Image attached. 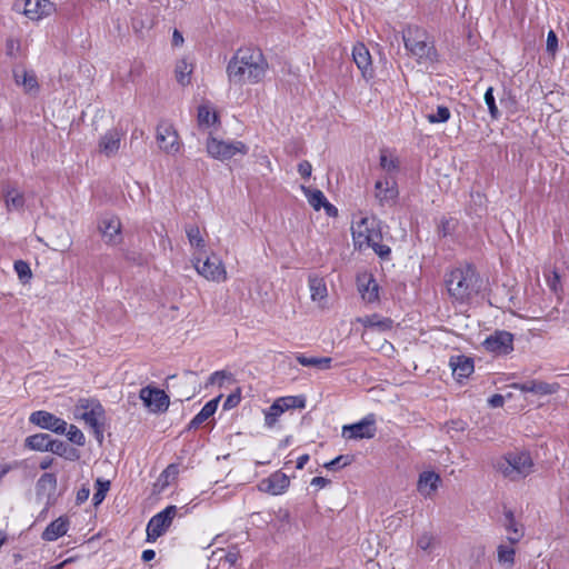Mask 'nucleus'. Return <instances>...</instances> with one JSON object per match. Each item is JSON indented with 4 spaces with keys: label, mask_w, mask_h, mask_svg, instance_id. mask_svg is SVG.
<instances>
[{
    "label": "nucleus",
    "mask_w": 569,
    "mask_h": 569,
    "mask_svg": "<svg viewBox=\"0 0 569 569\" xmlns=\"http://www.w3.org/2000/svg\"><path fill=\"white\" fill-rule=\"evenodd\" d=\"M485 102L488 106L489 112L492 118L498 117V108L496 106L495 97H493V89L489 87L485 93Z\"/></svg>",
    "instance_id": "obj_49"
},
{
    "label": "nucleus",
    "mask_w": 569,
    "mask_h": 569,
    "mask_svg": "<svg viewBox=\"0 0 569 569\" xmlns=\"http://www.w3.org/2000/svg\"><path fill=\"white\" fill-rule=\"evenodd\" d=\"M172 43L173 46H181L183 43V37L178 30L173 31Z\"/></svg>",
    "instance_id": "obj_60"
},
{
    "label": "nucleus",
    "mask_w": 569,
    "mask_h": 569,
    "mask_svg": "<svg viewBox=\"0 0 569 569\" xmlns=\"http://www.w3.org/2000/svg\"><path fill=\"white\" fill-rule=\"evenodd\" d=\"M192 71L193 64L186 58L178 60L174 68V76L178 83L183 87L190 84Z\"/></svg>",
    "instance_id": "obj_30"
},
{
    "label": "nucleus",
    "mask_w": 569,
    "mask_h": 569,
    "mask_svg": "<svg viewBox=\"0 0 569 569\" xmlns=\"http://www.w3.org/2000/svg\"><path fill=\"white\" fill-rule=\"evenodd\" d=\"M110 488V481L108 480H102V479H97L96 481V492L93 495V503L94 506H98L100 505L103 499L106 498V495L108 492Z\"/></svg>",
    "instance_id": "obj_42"
},
{
    "label": "nucleus",
    "mask_w": 569,
    "mask_h": 569,
    "mask_svg": "<svg viewBox=\"0 0 569 569\" xmlns=\"http://www.w3.org/2000/svg\"><path fill=\"white\" fill-rule=\"evenodd\" d=\"M51 438L47 433H37L26 439L27 446L32 450L48 451Z\"/></svg>",
    "instance_id": "obj_35"
},
{
    "label": "nucleus",
    "mask_w": 569,
    "mask_h": 569,
    "mask_svg": "<svg viewBox=\"0 0 569 569\" xmlns=\"http://www.w3.org/2000/svg\"><path fill=\"white\" fill-rule=\"evenodd\" d=\"M179 469L176 465H169L160 475L158 481L162 487L168 486L172 480L176 479Z\"/></svg>",
    "instance_id": "obj_46"
},
{
    "label": "nucleus",
    "mask_w": 569,
    "mask_h": 569,
    "mask_svg": "<svg viewBox=\"0 0 569 569\" xmlns=\"http://www.w3.org/2000/svg\"><path fill=\"white\" fill-rule=\"evenodd\" d=\"M64 433L72 443L78 446H83L86 443L83 432L74 425H67V431Z\"/></svg>",
    "instance_id": "obj_44"
},
{
    "label": "nucleus",
    "mask_w": 569,
    "mask_h": 569,
    "mask_svg": "<svg viewBox=\"0 0 569 569\" xmlns=\"http://www.w3.org/2000/svg\"><path fill=\"white\" fill-rule=\"evenodd\" d=\"M329 483V480L323 477H315L311 480V485L318 488H325Z\"/></svg>",
    "instance_id": "obj_58"
},
{
    "label": "nucleus",
    "mask_w": 569,
    "mask_h": 569,
    "mask_svg": "<svg viewBox=\"0 0 569 569\" xmlns=\"http://www.w3.org/2000/svg\"><path fill=\"white\" fill-rule=\"evenodd\" d=\"M13 468L10 463L0 465V480Z\"/></svg>",
    "instance_id": "obj_62"
},
{
    "label": "nucleus",
    "mask_w": 569,
    "mask_h": 569,
    "mask_svg": "<svg viewBox=\"0 0 569 569\" xmlns=\"http://www.w3.org/2000/svg\"><path fill=\"white\" fill-rule=\"evenodd\" d=\"M122 139H124V137L122 134H120L119 132H114L113 134L110 136V138H108V140L106 142L116 143V142H120Z\"/></svg>",
    "instance_id": "obj_64"
},
{
    "label": "nucleus",
    "mask_w": 569,
    "mask_h": 569,
    "mask_svg": "<svg viewBox=\"0 0 569 569\" xmlns=\"http://www.w3.org/2000/svg\"><path fill=\"white\" fill-rule=\"evenodd\" d=\"M380 167L387 176H392L399 169V159L389 149H382L380 152Z\"/></svg>",
    "instance_id": "obj_34"
},
{
    "label": "nucleus",
    "mask_w": 569,
    "mask_h": 569,
    "mask_svg": "<svg viewBox=\"0 0 569 569\" xmlns=\"http://www.w3.org/2000/svg\"><path fill=\"white\" fill-rule=\"evenodd\" d=\"M558 49V38L553 30H550L547 36V51L555 53Z\"/></svg>",
    "instance_id": "obj_53"
},
{
    "label": "nucleus",
    "mask_w": 569,
    "mask_h": 569,
    "mask_svg": "<svg viewBox=\"0 0 569 569\" xmlns=\"http://www.w3.org/2000/svg\"><path fill=\"white\" fill-rule=\"evenodd\" d=\"M502 527L507 533L506 540L511 545L519 543L525 537V527L516 519L515 512L511 509L503 511Z\"/></svg>",
    "instance_id": "obj_16"
},
{
    "label": "nucleus",
    "mask_w": 569,
    "mask_h": 569,
    "mask_svg": "<svg viewBox=\"0 0 569 569\" xmlns=\"http://www.w3.org/2000/svg\"><path fill=\"white\" fill-rule=\"evenodd\" d=\"M298 172L303 178H309L312 172V166L309 161L305 160L298 164Z\"/></svg>",
    "instance_id": "obj_55"
},
{
    "label": "nucleus",
    "mask_w": 569,
    "mask_h": 569,
    "mask_svg": "<svg viewBox=\"0 0 569 569\" xmlns=\"http://www.w3.org/2000/svg\"><path fill=\"white\" fill-rule=\"evenodd\" d=\"M301 191L308 200V203L316 210L319 211L321 208L325 209L329 217H336L338 213L337 208L331 204L323 192L319 189H311L306 186H301Z\"/></svg>",
    "instance_id": "obj_17"
},
{
    "label": "nucleus",
    "mask_w": 569,
    "mask_h": 569,
    "mask_svg": "<svg viewBox=\"0 0 569 569\" xmlns=\"http://www.w3.org/2000/svg\"><path fill=\"white\" fill-rule=\"evenodd\" d=\"M402 39L406 50L419 64L428 67L437 60V51L426 30L409 26L403 30Z\"/></svg>",
    "instance_id": "obj_3"
},
{
    "label": "nucleus",
    "mask_w": 569,
    "mask_h": 569,
    "mask_svg": "<svg viewBox=\"0 0 569 569\" xmlns=\"http://www.w3.org/2000/svg\"><path fill=\"white\" fill-rule=\"evenodd\" d=\"M513 388L521 392H530L539 396L556 393L559 390L558 383H548L539 380H531L522 383H515Z\"/></svg>",
    "instance_id": "obj_22"
},
{
    "label": "nucleus",
    "mask_w": 569,
    "mask_h": 569,
    "mask_svg": "<svg viewBox=\"0 0 569 569\" xmlns=\"http://www.w3.org/2000/svg\"><path fill=\"white\" fill-rule=\"evenodd\" d=\"M268 63L259 49L240 48L227 66L228 79L234 84L258 83L262 81Z\"/></svg>",
    "instance_id": "obj_1"
},
{
    "label": "nucleus",
    "mask_w": 569,
    "mask_h": 569,
    "mask_svg": "<svg viewBox=\"0 0 569 569\" xmlns=\"http://www.w3.org/2000/svg\"><path fill=\"white\" fill-rule=\"evenodd\" d=\"M217 121V113L209 104H202L198 108V122L201 127L209 128Z\"/></svg>",
    "instance_id": "obj_37"
},
{
    "label": "nucleus",
    "mask_w": 569,
    "mask_h": 569,
    "mask_svg": "<svg viewBox=\"0 0 569 569\" xmlns=\"http://www.w3.org/2000/svg\"><path fill=\"white\" fill-rule=\"evenodd\" d=\"M516 545H511L509 542L502 541L497 547V560L501 565H506L508 568H511L515 565L516 557Z\"/></svg>",
    "instance_id": "obj_31"
},
{
    "label": "nucleus",
    "mask_w": 569,
    "mask_h": 569,
    "mask_svg": "<svg viewBox=\"0 0 569 569\" xmlns=\"http://www.w3.org/2000/svg\"><path fill=\"white\" fill-rule=\"evenodd\" d=\"M449 366L457 379L468 378L475 369L473 360L467 356L459 355L450 358Z\"/></svg>",
    "instance_id": "obj_24"
},
{
    "label": "nucleus",
    "mask_w": 569,
    "mask_h": 569,
    "mask_svg": "<svg viewBox=\"0 0 569 569\" xmlns=\"http://www.w3.org/2000/svg\"><path fill=\"white\" fill-rule=\"evenodd\" d=\"M14 9L30 21L39 22L52 16L57 11V6L50 0H18Z\"/></svg>",
    "instance_id": "obj_8"
},
{
    "label": "nucleus",
    "mask_w": 569,
    "mask_h": 569,
    "mask_svg": "<svg viewBox=\"0 0 569 569\" xmlns=\"http://www.w3.org/2000/svg\"><path fill=\"white\" fill-rule=\"evenodd\" d=\"M399 191L392 176H386L375 183V197L381 206L395 202Z\"/></svg>",
    "instance_id": "obj_15"
},
{
    "label": "nucleus",
    "mask_w": 569,
    "mask_h": 569,
    "mask_svg": "<svg viewBox=\"0 0 569 569\" xmlns=\"http://www.w3.org/2000/svg\"><path fill=\"white\" fill-rule=\"evenodd\" d=\"M349 463H350V459L348 456H339V457L332 459L331 461L325 463V467L327 469L333 470V469L339 468L340 466H347Z\"/></svg>",
    "instance_id": "obj_50"
},
{
    "label": "nucleus",
    "mask_w": 569,
    "mask_h": 569,
    "mask_svg": "<svg viewBox=\"0 0 569 569\" xmlns=\"http://www.w3.org/2000/svg\"><path fill=\"white\" fill-rule=\"evenodd\" d=\"M503 402H505V399L501 395H493L491 396L489 399H488V403L490 405V407L492 408H499V407H502L503 406Z\"/></svg>",
    "instance_id": "obj_56"
},
{
    "label": "nucleus",
    "mask_w": 569,
    "mask_h": 569,
    "mask_svg": "<svg viewBox=\"0 0 569 569\" xmlns=\"http://www.w3.org/2000/svg\"><path fill=\"white\" fill-rule=\"evenodd\" d=\"M309 461V456L308 455H301L298 459H297V469H302L306 463Z\"/></svg>",
    "instance_id": "obj_61"
},
{
    "label": "nucleus",
    "mask_w": 569,
    "mask_h": 569,
    "mask_svg": "<svg viewBox=\"0 0 569 569\" xmlns=\"http://www.w3.org/2000/svg\"><path fill=\"white\" fill-rule=\"evenodd\" d=\"M89 495L90 490L88 488H82L81 490H79L77 495L78 502H83L84 500H87Z\"/></svg>",
    "instance_id": "obj_59"
},
{
    "label": "nucleus",
    "mask_w": 569,
    "mask_h": 569,
    "mask_svg": "<svg viewBox=\"0 0 569 569\" xmlns=\"http://www.w3.org/2000/svg\"><path fill=\"white\" fill-rule=\"evenodd\" d=\"M13 79L17 86L22 87L24 93L37 94L39 83L36 73L32 70L16 69L13 70Z\"/></svg>",
    "instance_id": "obj_21"
},
{
    "label": "nucleus",
    "mask_w": 569,
    "mask_h": 569,
    "mask_svg": "<svg viewBox=\"0 0 569 569\" xmlns=\"http://www.w3.org/2000/svg\"><path fill=\"white\" fill-rule=\"evenodd\" d=\"M477 274L472 267L452 270L446 280L449 296L459 303L468 302L477 292Z\"/></svg>",
    "instance_id": "obj_4"
},
{
    "label": "nucleus",
    "mask_w": 569,
    "mask_h": 569,
    "mask_svg": "<svg viewBox=\"0 0 569 569\" xmlns=\"http://www.w3.org/2000/svg\"><path fill=\"white\" fill-rule=\"evenodd\" d=\"M14 270L22 282H28L32 277L30 266L23 260L14 262Z\"/></svg>",
    "instance_id": "obj_45"
},
{
    "label": "nucleus",
    "mask_w": 569,
    "mask_h": 569,
    "mask_svg": "<svg viewBox=\"0 0 569 569\" xmlns=\"http://www.w3.org/2000/svg\"><path fill=\"white\" fill-rule=\"evenodd\" d=\"M426 117L430 123L446 122L450 118V110L445 106H438L436 111L428 113Z\"/></svg>",
    "instance_id": "obj_41"
},
{
    "label": "nucleus",
    "mask_w": 569,
    "mask_h": 569,
    "mask_svg": "<svg viewBox=\"0 0 569 569\" xmlns=\"http://www.w3.org/2000/svg\"><path fill=\"white\" fill-rule=\"evenodd\" d=\"M29 420L31 423L58 435H64L67 431V421L44 410L32 412Z\"/></svg>",
    "instance_id": "obj_14"
},
{
    "label": "nucleus",
    "mask_w": 569,
    "mask_h": 569,
    "mask_svg": "<svg viewBox=\"0 0 569 569\" xmlns=\"http://www.w3.org/2000/svg\"><path fill=\"white\" fill-rule=\"evenodd\" d=\"M119 144H103L100 152L107 157H111L118 152Z\"/></svg>",
    "instance_id": "obj_57"
},
{
    "label": "nucleus",
    "mask_w": 569,
    "mask_h": 569,
    "mask_svg": "<svg viewBox=\"0 0 569 569\" xmlns=\"http://www.w3.org/2000/svg\"><path fill=\"white\" fill-rule=\"evenodd\" d=\"M283 413L281 407L276 403V401L268 408L264 413V423L267 427L271 428L277 422L278 418Z\"/></svg>",
    "instance_id": "obj_43"
},
{
    "label": "nucleus",
    "mask_w": 569,
    "mask_h": 569,
    "mask_svg": "<svg viewBox=\"0 0 569 569\" xmlns=\"http://www.w3.org/2000/svg\"><path fill=\"white\" fill-rule=\"evenodd\" d=\"M239 558H240V551H239L238 547L231 546L224 556V561L228 562L230 566H234L237 563V561L239 560Z\"/></svg>",
    "instance_id": "obj_51"
},
{
    "label": "nucleus",
    "mask_w": 569,
    "mask_h": 569,
    "mask_svg": "<svg viewBox=\"0 0 569 569\" xmlns=\"http://www.w3.org/2000/svg\"><path fill=\"white\" fill-rule=\"evenodd\" d=\"M48 451H51V452L60 455V456H64L67 452V446L60 440L51 439Z\"/></svg>",
    "instance_id": "obj_52"
},
{
    "label": "nucleus",
    "mask_w": 569,
    "mask_h": 569,
    "mask_svg": "<svg viewBox=\"0 0 569 569\" xmlns=\"http://www.w3.org/2000/svg\"><path fill=\"white\" fill-rule=\"evenodd\" d=\"M68 529L69 520L64 517H59L47 526L41 537L46 541H54L64 536L68 532Z\"/></svg>",
    "instance_id": "obj_27"
},
{
    "label": "nucleus",
    "mask_w": 569,
    "mask_h": 569,
    "mask_svg": "<svg viewBox=\"0 0 569 569\" xmlns=\"http://www.w3.org/2000/svg\"><path fill=\"white\" fill-rule=\"evenodd\" d=\"M98 228L106 243L118 246L122 242V224L117 216L106 214L100 219Z\"/></svg>",
    "instance_id": "obj_12"
},
{
    "label": "nucleus",
    "mask_w": 569,
    "mask_h": 569,
    "mask_svg": "<svg viewBox=\"0 0 569 569\" xmlns=\"http://www.w3.org/2000/svg\"><path fill=\"white\" fill-rule=\"evenodd\" d=\"M359 291L368 302H373L378 299V284L371 278L368 279L366 284L360 286Z\"/></svg>",
    "instance_id": "obj_40"
},
{
    "label": "nucleus",
    "mask_w": 569,
    "mask_h": 569,
    "mask_svg": "<svg viewBox=\"0 0 569 569\" xmlns=\"http://www.w3.org/2000/svg\"><path fill=\"white\" fill-rule=\"evenodd\" d=\"M177 512L178 508L176 506H168L166 509L154 515L147 526V540L156 541L162 536L171 526Z\"/></svg>",
    "instance_id": "obj_10"
},
{
    "label": "nucleus",
    "mask_w": 569,
    "mask_h": 569,
    "mask_svg": "<svg viewBox=\"0 0 569 569\" xmlns=\"http://www.w3.org/2000/svg\"><path fill=\"white\" fill-rule=\"evenodd\" d=\"M376 435V420L372 415L365 417L357 423L343 426L342 436L347 439H370Z\"/></svg>",
    "instance_id": "obj_13"
},
{
    "label": "nucleus",
    "mask_w": 569,
    "mask_h": 569,
    "mask_svg": "<svg viewBox=\"0 0 569 569\" xmlns=\"http://www.w3.org/2000/svg\"><path fill=\"white\" fill-rule=\"evenodd\" d=\"M290 485L289 477L280 471H277L266 479H262L259 483V489L270 495L283 493Z\"/></svg>",
    "instance_id": "obj_19"
},
{
    "label": "nucleus",
    "mask_w": 569,
    "mask_h": 569,
    "mask_svg": "<svg viewBox=\"0 0 569 569\" xmlns=\"http://www.w3.org/2000/svg\"><path fill=\"white\" fill-rule=\"evenodd\" d=\"M73 416L76 419L84 421L98 439L102 438L104 409L99 401L87 398L79 399L74 406Z\"/></svg>",
    "instance_id": "obj_5"
},
{
    "label": "nucleus",
    "mask_w": 569,
    "mask_h": 569,
    "mask_svg": "<svg viewBox=\"0 0 569 569\" xmlns=\"http://www.w3.org/2000/svg\"><path fill=\"white\" fill-rule=\"evenodd\" d=\"M6 204L9 209L19 210L24 206L23 193L13 186H6L2 190Z\"/></svg>",
    "instance_id": "obj_29"
},
{
    "label": "nucleus",
    "mask_w": 569,
    "mask_h": 569,
    "mask_svg": "<svg viewBox=\"0 0 569 569\" xmlns=\"http://www.w3.org/2000/svg\"><path fill=\"white\" fill-rule=\"evenodd\" d=\"M353 244L358 249L372 248V250L382 259L390 256L391 249L381 243L382 233L380 221L373 217H361L351 224Z\"/></svg>",
    "instance_id": "obj_2"
},
{
    "label": "nucleus",
    "mask_w": 569,
    "mask_h": 569,
    "mask_svg": "<svg viewBox=\"0 0 569 569\" xmlns=\"http://www.w3.org/2000/svg\"><path fill=\"white\" fill-rule=\"evenodd\" d=\"M435 545V538L431 533L429 532H423L421 533L418 539H417V546L421 549V550H430L432 549Z\"/></svg>",
    "instance_id": "obj_48"
},
{
    "label": "nucleus",
    "mask_w": 569,
    "mask_h": 569,
    "mask_svg": "<svg viewBox=\"0 0 569 569\" xmlns=\"http://www.w3.org/2000/svg\"><path fill=\"white\" fill-rule=\"evenodd\" d=\"M276 403L279 405V407H281V410L284 412L288 409L305 408L306 399L305 397L301 396H288L277 399Z\"/></svg>",
    "instance_id": "obj_38"
},
{
    "label": "nucleus",
    "mask_w": 569,
    "mask_h": 569,
    "mask_svg": "<svg viewBox=\"0 0 569 569\" xmlns=\"http://www.w3.org/2000/svg\"><path fill=\"white\" fill-rule=\"evenodd\" d=\"M308 282L311 300L319 307L323 308L328 297V290L325 280L319 277H309Z\"/></svg>",
    "instance_id": "obj_26"
},
{
    "label": "nucleus",
    "mask_w": 569,
    "mask_h": 569,
    "mask_svg": "<svg viewBox=\"0 0 569 569\" xmlns=\"http://www.w3.org/2000/svg\"><path fill=\"white\" fill-rule=\"evenodd\" d=\"M57 488V478L53 473H43L38 480V490L51 495Z\"/></svg>",
    "instance_id": "obj_39"
},
{
    "label": "nucleus",
    "mask_w": 569,
    "mask_h": 569,
    "mask_svg": "<svg viewBox=\"0 0 569 569\" xmlns=\"http://www.w3.org/2000/svg\"><path fill=\"white\" fill-rule=\"evenodd\" d=\"M532 467L533 462L528 452H510L497 463L498 470L511 480L527 477Z\"/></svg>",
    "instance_id": "obj_6"
},
{
    "label": "nucleus",
    "mask_w": 569,
    "mask_h": 569,
    "mask_svg": "<svg viewBox=\"0 0 569 569\" xmlns=\"http://www.w3.org/2000/svg\"><path fill=\"white\" fill-rule=\"evenodd\" d=\"M178 133L173 126L169 122H160L157 127V140L158 142H176Z\"/></svg>",
    "instance_id": "obj_36"
},
{
    "label": "nucleus",
    "mask_w": 569,
    "mask_h": 569,
    "mask_svg": "<svg viewBox=\"0 0 569 569\" xmlns=\"http://www.w3.org/2000/svg\"><path fill=\"white\" fill-rule=\"evenodd\" d=\"M207 152L213 159L226 161L237 154L247 153L246 144H207Z\"/></svg>",
    "instance_id": "obj_20"
},
{
    "label": "nucleus",
    "mask_w": 569,
    "mask_h": 569,
    "mask_svg": "<svg viewBox=\"0 0 569 569\" xmlns=\"http://www.w3.org/2000/svg\"><path fill=\"white\" fill-rule=\"evenodd\" d=\"M232 380V373L228 372L226 370L214 371L209 377V385H217L219 387H222L224 381H231Z\"/></svg>",
    "instance_id": "obj_47"
},
{
    "label": "nucleus",
    "mask_w": 569,
    "mask_h": 569,
    "mask_svg": "<svg viewBox=\"0 0 569 569\" xmlns=\"http://www.w3.org/2000/svg\"><path fill=\"white\" fill-rule=\"evenodd\" d=\"M139 398L151 413H163L170 406L169 396L163 390L152 386L141 388Z\"/></svg>",
    "instance_id": "obj_9"
},
{
    "label": "nucleus",
    "mask_w": 569,
    "mask_h": 569,
    "mask_svg": "<svg viewBox=\"0 0 569 569\" xmlns=\"http://www.w3.org/2000/svg\"><path fill=\"white\" fill-rule=\"evenodd\" d=\"M154 556H156V552L153 550L147 549L142 552L141 558L143 561H150L154 558Z\"/></svg>",
    "instance_id": "obj_63"
},
{
    "label": "nucleus",
    "mask_w": 569,
    "mask_h": 569,
    "mask_svg": "<svg viewBox=\"0 0 569 569\" xmlns=\"http://www.w3.org/2000/svg\"><path fill=\"white\" fill-rule=\"evenodd\" d=\"M296 359L303 367H315L321 370L329 369L332 361L329 357H307L302 353H298Z\"/></svg>",
    "instance_id": "obj_33"
},
{
    "label": "nucleus",
    "mask_w": 569,
    "mask_h": 569,
    "mask_svg": "<svg viewBox=\"0 0 569 569\" xmlns=\"http://www.w3.org/2000/svg\"><path fill=\"white\" fill-rule=\"evenodd\" d=\"M184 230L190 246L197 250V256L203 252L206 249V240L202 237L199 227L196 224H188Z\"/></svg>",
    "instance_id": "obj_32"
},
{
    "label": "nucleus",
    "mask_w": 569,
    "mask_h": 569,
    "mask_svg": "<svg viewBox=\"0 0 569 569\" xmlns=\"http://www.w3.org/2000/svg\"><path fill=\"white\" fill-rule=\"evenodd\" d=\"M221 396L208 401L202 409L193 417V419L189 422V429H197L200 425H202L206 420H208L211 416L217 411L219 401Z\"/></svg>",
    "instance_id": "obj_28"
},
{
    "label": "nucleus",
    "mask_w": 569,
    "mask_h": 569,
    "mask_svg": "<svg viewBox=\"0 0 569 569\" xmlns=\"http://www.w3.org/2000/svg\"><path fill=\"white\" fill-rule=\"evenodd\" d=\"M358 322L365 327L362 333L363 339L373 332L390 331L393 326V321L390 318H385L376 313L358 318Z\"/></svg>",
    "instance_id": "obj_18"
},
{
    "label": "nucleus",
    "mask_w": 569,
    "mask_h": 569,
    "mask_svg": "<svg viewBox=\"0 0 569 569\" xmlns=\"http://www.w3.org/2000/svg\"><path fill=\"white\" fill-rule=\"evenodd\" d=\"M352 58L361 73L366 77L371 74V56L363 43H357L352 49Z\"/></svg>",
    "instance_id": "obj_25"
},
{
    "label": "nucleus",
    "mask_w": 569,
    "mask_h": 569,
    "mask_svg": "<svg viewBox=\"0 0 569 569\" xmlns=\"http://www.w3.org/2000/svg\"><path fill=\"white\" fill-rule=\"evenodd\" d=\"M20 49V42L18 39L9 38L6 43L7 54L10 57H14Z\"/></svg>",
    "instance_id": "obj_54"
},
{
    "label": "nucleus",
    "mask_w": 569,
    "mask_h": 569,
    "mask_svg": "<svg viewBox=\"0 0 569 569\" xmlns=\"http://www.w3.org/2000/svg\"><path fill=\"white\" fill-rule=\"evenodd\" d=\"M192 262L198 274L208 281L220 283L228 279L223 261L214 253L206 257L203 260L200 256L193 253Z\"/></svg>",
    "instance_id": "obj_7"
},
{
    "label": "nucleus",
    "mask_w": 569,
    "mask_h": 569,
    "mask_svg": "<svg viewBox=\"0 0 569 569\" xmlns=\"http://www.w3.org/2000/svg\"><path fill=\"white\" fill-rule=\"evenodd\" d=\"M441 478L433 471H423L418 479L417 489L423 497H431L439 488Z\"/></svg>",
    "instance_id": "obj_23"
},
{
    "label": "nucleus",
    "mask_w": 569,
    "mask_h": 569,
    "mask_svg": "<svg viewBox=\"0 0 569 569\" xmlns=\"http://www.w3.org/2000/svg\"><path fill=\"white\" fill-rule=\"evenodd\" d=\"M482 346L487 351L497 356L508 355L513 350V335L505 330H497L485 339Z\"/></svg>",
    "instance_id": "obj_11"
}]
</instances>
